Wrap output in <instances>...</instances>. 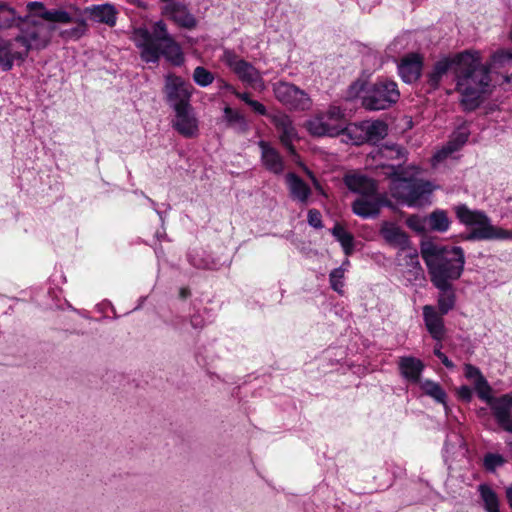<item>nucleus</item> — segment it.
Here are the masks:
<instances>
[{"instance_id": "obj_1", "label": "nucleus", "mask_w": 512, "mask_h": 512, "mask_svg": "<svg viewBox=\"0 0 512 512\" xmlns=\"http://www.w3.org/2000/svg\"><path fill=\"white\" fill-rule=\"evenodd\" d=\"M27 14L19 17L16 26L19 33L14 37L25 60L30 51H40L51 43L57 24H71L74 14L65 8L48 9L40 1L26 4Z\"/></svg>"}, {"instance_id": "obj_2", "label": "nucleus", "mask_w": 512, "mask_h": 512, "mask_svg": "<svg viewBox=\"0 0 512 512\" xmlns=\"http://www.w3.org/2000/svg\"><path fill=\"white\" fill-rule=\"evenodd\" d=\"M450 69L456 77L457 90L465 111L476 110L492 93L489 66L482 63L481 53L465 50L450 57Z\"/></svg>"}, {"instance_id": "obj_3", "label": "nucleus", "mask_w": 512, "mask_h": 512, "mask_svg": "<svg viewBox=\"0 0 512 512\" xmlns=\"http://www.w3.org/2000/svg\"><path fill=\"white\" fill-rule=\"evenodd\" d=\"M421 254L428 267L432 282L443 292L438 301V308L431 305L423 307L426 328L433 339L439 342L445 334L442 316L448 313V302L445 297L448 291V252L444 246L425 242L422 244Z\"/></svg>"}, {"instance_id": "obj_4", "label": "nucleus", "mask_w": 512, "mask_h": 512, "mask_svg": "<svg viewBox=\"0 0 512 512\" xmlns=\"http://www.w3.org/2000/svg\"><path fill=\"white\" fill-rule=\"evenodd\" d=\"M132 40L140 50V57L147 63H157L161 56L174 66L184 62V54L179 43L168 32L163 21L155 22L151 29L137 27L133 30Z\"/></svg>"}, {"instance_id": "obj_5", "label": "nucleus", "mask_w": 512, "mask_h": 512, "mask_svg": "<svg viewBox=\"0 0 512 512\" xmlns=\"http://www.w3.org/2000/svg\"><path fill=\"white\" fill-rule=\"evenodd\" d=\"M454 211L462 224L472 228L465 236L468 241L512 239V231L494 226L484 211L469 209L465 204L455 206Z\"/></svg>"}, {"instance_id": "obj_6", "label": "nucleus", "mask_w": 512, "mask_h": 512, "mask_svg": "<svg viewBox=\"0 0 512 512\" xmlns=\"http://www.w3.org/2000/svg\"><path fill=\"white\" fill-rule=\"evenodd\" d=\"M305 128L315 137H336L346 128L345 110L338 105H330L311 116L305 122Z\"/></svg>"}, {"instance_id": "obj_7", "label": "nucleus", "mask_w": 512, "mask_h": 512, "mask_svg": "<svg viewBox=\"0 0 512 512\" xmlns=\"http://www.w3.org/2000/svg\"><path fill=\"white\" fill-rule=\"evenodd\" d=\"M434 186L429 181L394 178L391 181V194L408 206L421 207L430 203Z\"/></svg>"}, {"instance_id": "obj_8", "label": "nucleus", "mask_w": 512, "mask_h": 512, "mask_svg": "<svg viewBox=\"0 0 512 512\" xmlns=\"http://www.w3.org/2000/svg\"><path fill=\"white\" fill-rule=\"evenodd\" d=\"M400 98L398 85L386 78L378 79L363 97V106L371 111L385 110L395 104Z\"/></svg>"}, {"instance_id": "obj_9", "label": "nucleus", "mask_w": 512, "mask_h": 512, "mask_svg": "<svg viewBox=\"0 0 512 512\" xmlns=\"http://www.w3.org/2000/svg\"><path fill=\"white\" fill-rule=\"evenodd\" d=\"M222 61L243 84L255 89L264 88V80L261 72L234 51L225 50Z\"/></svg>"}, {"instance_id": "obj_10", "label": "nucleus", "mask_w": 512, "mask_h": 512, "mask_svg": "<svg viewBox=\"0 0 512 512\" xmlns=\"http://www.w3.org/2000/svg\"><path fill=\"white\" fill-rule=\"evenodd\" d=\"M275 98L290 110L307 111L312 107L310 96L294 84L279 81L273 84Z\"/></svg>"}, {"instance_id": "obj_11", "label": "nucleus", "mask_w": 512, "mask_h": 512, "mask_svg": "<svg viewBox=\"0 0 512 512\" xmlns=\"http://www.w3.org/2000/svg\"><path fill=\"white\" fill-rule=\"evenodd\" d=\"M193 90V86L180 76L171 73L165 76L164 93L173 110L191 106Z\"/></svg>"}, {"instance_id": "obj_12", "label": "nucleus", "mask_w": 512, "mask_h": 512, "mask_svg": "<svg viewBox=\"0 0 512 512\" xmlns=\"http://www.w3.org/2000/svg\"><path fill=\"white\" fill-rule=\"evenodd\" d=\"M474 388L478 397L490 406L497 423L501 418L499 417L501 414L500 411L505 412L506 409H512V391L500 397H493L491 395L492 388L485 377L476 379V381H474Z\"/></svg>"}, {"instance_id": "obj_13", "label": "nucleus", "mask_w": 512, "mask_h": 512, "mask_svg": "<svg viewBox=\"0 0 512 512\" xmlns=\"http://www.w3.org/2000/svg\"><path fill=\"white\" fill-rule=\"evenodd\" d=\"M386 204L385 197L375 190L368 194L358 195L352 203V210L361 218H375Z\"/></svg>"}, {"instance_id": "obj_14", "label": "nucleus", "mask_w": 512, "mask_h": 512, "mask_svg": "<svg viewBox=\"0 0 512 512\" xmlns=\"http://www.w3.org/2000/svg\"><path fill=\"white\" fill-rule=\"evenodd\" d=\"M269 118L279 132V139L282 145L290 153H294L293 141L298 139V133L291 117L283 112H278L269 115Z\"/></svg>"}, {"instance_id": "obj_15", "label": "nucleus", "mask_w": 512, "mask_h": 512, "mask_svg": "<svg viewBox=\"0 0 512 512\" xmlns=\"http://www.w3.org/2000/svg\"><path fill=\"white\" fill-rule=\"evenodd\" d=\"M173 128L182 136L192 138L198 134V119L192 106L175 109Z\"/></svg>"}, {"instance_id": "obj_16", "label": "nucleus", "mask_w": 512, "mask_h": 512, "mask_svg": "<svg viewBox=\"0 0 512 512\" xmlns=\"http://www.w3.org/2000/svg\"><path fill=\"white\" fill-rule=\"evenodd\" d=\"M163 14L175 22L178 26L185 29H193L197 25V20L189 11L186 5L180 2H170L165 5Z\"/></svg>"}, {"instance_id": "obj_17", "label": "nucleus", "mask_w": 512, "mask_h": 512, "mask_svg": "<svg viewBox=\"0 0 512 512\" xmlns=\"http://www.w3.org/2000/svg\"><path fill=\"white\" fill-rule=\"evenodd\" d=\"M261 150V163L269 172L279 175L284 171L285 165L281 154L264 140L258 142Z\"/></svg>"}, {"instance_id": "obj_18", "label": "nucleus", "mask_w": 512, "mask_h": 512, "mask_svg": "<svg viewBox=\"0 0 512 512\" xmlns=\"http://www.w3.org/2000/svg\"><path fill=\"white\" fill-rule=\"evenodd\" d=\"M23 54L18 49L14 38L5 39L0 37V69L9 71L13 68L14 63L23 62Z\"/></svg>"}, {"instance_id": "obj_19", "label": "nucleus", "mask_w": 512, "mask_h": 512, "mask_svg": "<svg viewBox=\"0 0 512 512\" xmlns=\"http://www.w3.org/2000/svg\"><path fill=\"white\" fill-rule=\"evenodd\" d=\"M398 367L401 376L412 384H419L421 374L425 368L424 363L412 356H403L399 358Z\"/></svg>"}, {"instance_id": "obj_20", "label": "nucleus", "mask_w": 512, "mask_h": 512, "mask_svg": "<svg viewBox=\"0 0 512 512\" xmlns=\"http://www.w3.org/2000/svg\"><path fill=\"white\" fill-rule=\"evenodd\" d=\"M422 70V59L417 54H409L398 65V73L401 79L408 84L416 82Z\"/></svg>"}, {"instance_id": "obj_21", "label": "nucleus", "mask_w": 512, "mask_h": 512, "mask_svg": "<svg viewBox=\"0 0 512 512\" xmlns=\"http://www.w3.org/2000/svg\"><path fill=\"white\" fill-rule=\"evenodd\" d=\"M285 180L290 197L302 205L307 204L312 194L309 185L295 173H288Z\"/></svg>"}, {"instance_id": "obj_22", "label": "nucleus", "mask_w": 512, "mask_h": 512, "mask_svg": "<svg viewBox=\"0 0 512 512\" xmlns=\"http://www.w3.org/2000/svg\"><path fill=\"white\" fill-rule=\"evenodd\" d=\"M380 234L385 241L395 247L404 249L408 246L409 240L407 235L395 223L385 221L381 224Z\"/></svg>"}, {"instance_id": "obj_23", "label": "nucleus", "mask_w": 512, "mask_h": 512, "mask_svg": "<svg viewBox=\"0 0 512 512\" xmlns=\"http://www.w3.org/2000/svg\"><path fill=\"white\" fill-rule=\"evenodd\" d=\"M344 183L347 188L358 195L368 194L377 190L376 183L361 174H348L344 177Z\"/></svg>"}, {"instance_id": "obj_24", "label": "nucleus", "mask_w": 512, "mask_h": 512, "mask_svg": "<svg viewBox=\"0 0 512 512\" xmlns=\"http://www.w3.org/2000/svg\"><path fill=\"white\" fill-rule=\"evenodd\" d=\"M89 13L90 18L95 22L103 23L110 27L116 24L118 12L112 4L94 5L89 9Z\"/></svg>"}, {"instance_id": "obj_25", "label": "nucleus", "mask_w": 512, "mask_h": 512, "mask_svg": "<svg viewBox=\"0 0 512 512\" xmlns=\"http://www.w3.org/2000/svg\"><path fill=\"white\" fill-rule=\"evenodd\" d=\"M418 385L424 395L432 398L435 402L442 404L444 406L445 413H448V405L446 403L447 395L439 383L429 379H422Z\"/></svg>"}, {"instance_id": "obj_26", "label": "nucleus", "mask_w": 512, "mask_h": 512, "mask_svg": "<svg viewBox=\"0 0 512 512\" xmlns=\"http://www.w3.org/2000/svg\"><path fill=\"white\" fill-rule=\"evenodd\" d=\"M223 121L229 128L238 133H245L248 130V123L245 117L239 111L229 106L223 109Z\"/></svg>"}, {"instance_id": "obj_27", "label": "nucleus", "mask_w": 512, "mask_h": 512, "mask_svg": "<svg viewBox=\"0 0 512 512\" xmlns=\"http://www.w3.org/2000/svg\"><path fill=\"white\" fill-rule=\"evenodd\" d=\"M477 491L486 512H500L498 495L490 485L482 483L478 485Z\"/></svg>"}, {"instance_id": "obj_28", "label": "nucleus", "mask_w": 512, "mask_h": 512, "mask_svg": "<svg viewBox=\"0 0 512 512\" xmlns=\"http://www.w3.org/2000/svg\"><path fill=\"white\" fill-rule=\"evenodd\" d=\"M362 127L365 131L367 142L377 143L387 135V125L380 120L364 121Z\"/></svg>"}, {"instance_id": "obj_29", "label": "nucleus", "mask_w": 512, "mask_h": 512, "mask_svg": "<svg viewBox=\"0 0 512 512\" xmlns=\"http://www.w3.org/2000/svg\"><path fill=\"white\" fill-rule=\"evenodd\" d=\"M485 65L489 66V73L491 70L496 71L512 68V49H500L495 51Z\"/></svg>"}, {"instance_id": "obj_30", "label": "nucleus", "mask_w": 512, "mask_h": 512, "mask_svg": "<svg viewBox=\"0 0 512 512\" xmlns=\"http://www.w3.org/2000/svg\"><path fill=\"white\" fill-rule=\"evenodd\" d=\"M465 255L459 246L450 248V280L458 279L464 269Z\"/></svg>"}, {"instance_id": "obj_31", "label": "nucleus", "mask_w": 512, "mask_h": 512, "mask_svg": "<svg viewBox=\"0 0 512 512\" xmlns=\"http://www.w3.org/2000/svg\"><path fill=\"white\" fill-rule=\"evenodd\" d=\"M332 234L341 244L346 256L352 254L354 250V237L343 226L336 224L332 229Z\"/></svg>"}, {"instance_id": "obj_32", "label": "nucleus", "mask_w": 512, "mask_h": 512, "mask_svg": "<svg viewBox=\"0 0 512 512\" xmlns=\"http://www.w3.org/2000/svg\"><path fill=\"white\" fill-rule=\"evenodd\" d=\"M470 130L466 122H461L450 136V155L459 150L468 140Z\"/></svg>"}, {"instance_id": "obj_33", "label": "nucleus", "mask_w": 512, "mask_h": 512, "mask_svg": "<svg viewBox=\"0 0 512 512\" xmlns=\"http://www.w3.org/2000/svg\"><path fill=\"white\" fill-rule=\"evenodd\" d=\"M354 145H360L367 142L365 131L362 127V122L359 124H347L341 133Z\"/></svg>"}, {"instance_id": "obj_34", "label": "nucleus", "mask_w": 512, "mask_h": 512, "mask_svg": "<svg viewBox=\"0 0 512 512\" xmlns=\"http://www.w3.org/2000/svg\"><path fill=\"white\" fill-rule=\"evenodd\" d=\"M16 11L4 2H0V29L16 26L18 18Z\"/></svg>"}, {"instance_id": "obj_35", "label": "nucleus", "mask_w": 512, "mask_h": 512, "mask_svg": "<svg viewBox=\"0 0 512 512\" xmlns=\"http://www.w3.org/2000/svg\"><path fill=\"white\" fill-rule=\"evenodd\" d=\"M448 73V58L445 57L437 62L429 74V84L431 88L435 89L438 87L440 79L443 75Z\"/></svg>"}, {"instance_id": "obj_36", "label": "nucleus", "mask_w": 512, "mask_h": 512, "mask_svg": "<svg viewBox=\"0 0 512 512\" xmlns=\"http://www.w3.org/2000/svg\"><path fill=\"white\" fill-rule=\"evenodd\" d=\"M345 271L346 268L338 267L333 269L329 274L330 287L340 295L344 294Z\"/></svg>"}, {"instance_id": "obj_37", "label": "nucleus", "mask_w": 512, "mask_h": 512, "mask_svg": "<svg viewBox=\"0 0 512 512\" xmlns=\"http://www.w3.org/2000/svg\"><path fill=\"white\" fill-rule=\"evenodd\" d=\"M192 78L195 84H197L198 86L207 87L213 83L215 76L205 67L197 66L193 71Z\"/></svg>"}, {"instance_id": "obj_38", "label": "nucleus", "mask_w": 512, "mask_h": 512, "mask_svg": "<svg viewBox=\"0 0 512 512\" xmlns=\"http://www.w3.org/2000/svg\"><path fill=\"white\" fill-rule=\"evenodd\" d=\"M427 221L428 226L433 230L446 231L448 229V218L444 211L431 213Z\"/></svg>"}, {"instance_id": "obj_39", "label": "nucleus", "mask_w": 512, "mask_h": 512, "mask_svg": "<svg viewBox=\"0 0 512 512\" xmlns=\"http://www.w3.org/2000/svg\"><path fill=\"white\" fill-rule=\"evenodd\" d=\"M505 459L498 453H487L483 459V466L488 472H495L497 468L503 466Z\"/></svg>"}, {"instance_id": "obj_40", "label": "nucleus", "mask_w": 512, "mask_h": 512, "mask_svg": "<svg viewBox=\"0 0 512 512\" xmlns=\"http://www.w3.org/2000/svg\"><path fill=\"white\" fill-rule=\"evenodd\" d=\"M85 31V23L83 21H80L79 23H77L76 26L72 28L60 30L59 35L66 41L77 40L84 35Z\"/></svg>"}, {"instance_id": "obj_41", "label": "nucleus", "mask_w": 512, "mask_h": 512, "mask_svg": "<svg viewBox=\"0 0 512 512\" xmlns=\"http://www.w3.org/2000/svg\"><path fill=\"white\" fill-rule=\"evenodd\" d=\"M499 417H501L498 421V425L506 432L512 434V408L506 409L504 411H500Z\"/></svg>"}, {"instance_id": "obj_42", "label": "nucleus", "mask_w": 512, "mask_h": 512, "mask_svg": "<svg viewBox=\"0 0 512 512\" xmlns=\"http://www.w3.org/2000/svg\"><path fill=\"white\" fill-rule=\"evenodd\" d=\"M307 220L309 225L316 229H321L323 227L322 215L317 209H310L308 211Z\"/></svg>"}, {"instance_id": "obj_43", "label": "nucleus", "mask_w": 512, "mask_h": 512, "mask_svg": "<svg viewBox=\"0 0 512 512\" xmlns=\"http://www.w3.org/2000/svg\"><path fill=\"white\" fill-rule=\"evenodd\" d=\"M448 159V145H444L439 151H437L432 159L431 165L433 168H437L442 162Z\"/></svg>"}, {"instance_id": "obj_44", "label": "nucleus", "mask_w": 512, "mask_h": 512, "mask_svg": "<svg viewBox=\"0 0 512 512\" xmlns=\"http://www.w3.org/2000/svg\"><path fill=\"white\" fill-rule=\"evenodd\" d=\"M248 106L251 107V109L255 113L259 114V115L267 116V117H269V115H270L268 113L266 107L262 103H260L259 101H256V100H253V99L249 100Z\"/></svg>"}, {"instance_id": "obj_45", "label": "nucleus", "mask_w": 512, "mask_h": 512, "mask_svg": "<svg viewBox=\"0 0 512 512\" xmlns=\"http://www.w3.org/2000/svg\"><path fill=\"white\" fill-rule=\"evenodd\" d=\"M407 225L416 231H423L425 225L423 221L418 216H411L407 219Z\"/></svg>"}, {"instance_id": "obj_46", "label": "nucleus", "mask_w": 512, "mask_h": 512, "mask_svg": "<svg viewBox=\"0 0 512 512\" xmlns=\"http://www.w3.org/2000/svg\"><path fill=\"white\" fill-rule=\"evenodd\" d=\"M205 319L201 313H195L191 316L190 324L194 329H202L205 326Z\"/></svg>"}, {"instance_id": "obj_47", "label": "nucleus", "mask_w": 512, "mask_h": 512, "mask_svg": "<svg viewBox=\"0 0 512 512\" xmlns=\"http://www.w3.org/2000/svg\"><path fill=\"white\" fill-rule=\"evenodd\" d=\"M465 375L467 378H470V379H474L476 381V379H478L479 377H484L480 370L472 365H466L465 367Z\"/></svg>"}, {"instance_id": "obj_48", "label": "nucleus", "mask_w": 512, "mask_h": 512, "mask_svg": "<svg viewBox=\"0 0 512 512\" xmlns=\"http://www.w3.org/2000/svg\"><path fill=\"white\" fill-rule=\"evenodd\" d=\"M458 395L462 400L469 402L472 398V390L468 386H462L458 390Z\"/></svg>"}, {"instance_id": "obj_49", "label": "nucleus", "mask_w": 512, "mask_h": 512, "mask_svg": "<svg viewBox=\"0 0 512 512\" xmlns=\"http://www.w3.org/2000/svg\"><path fill=\"white\" fill-rule=\"evenodd\" d=\"M442 346L436 344L434 347V354L442 361V363L448 367V356L441 351Z\"/></svg>"}, {"instance_id": "obj_50", "label": "nucleus", "mask_w": 512, "mask_h": 512, "mask_svg": "<svg viewBox=\"0 0 512 512\" xmlns=\"http://www.w3.org/2000/svg\"><path fill=\"white\" fill-rule=\"evenodd\" d=\"M145 198L147 199V201L150 203L152 209L157 213V215L159 216L160 218V221L163 223L164 222V213L162 211H159L157 209V203L152 200L151 198L145 196Z\"/></svg>"}, {"instance_id": "obj_51", "label": "nucleus", "mask_w": 512, "mask_h": 512, "mask_svg": "<svg viewBox=\"0 0 512 512\" xmlns=\"http://www.w3.org/2000/svg\"><path fill=\"white\" fill-rule=\"evenodd\" d=\"M390 150L395 152L396 157L399 159L405 158V149L398 145H393Z\"/></svg>"}, {"instance_id": "obj_52", "label": "nucleus", "mask_w": 512, "mask_h": 512, "mask_svg": "<svg viewBox=\"0 0 512 512\" xmlns=\"http://www.w3.org/2000/svg\"><path fill=\"white\" fill-rule=\"evenodd\" d=\"M189 261L190 263L195 266V267H198V268H210V266L208 265V263H205V262H202V261H197L195 260L192 255L190 254L189 255Z\"/></svg>"}, {"instance_id": "obj_53", "label": "nucleus", "mask_w": 512, "mask_h": 512, "mask_svg": "<svg viewBox=\"0 0 512 512\" xmlns=\"http://www.w3.org/2000/svg\"><path fill=\"white\" fill-rule=\"evenodd\" d=\"M234 95L242 100L243 102H245L247 105H248V102L249 100H252L251 97H250V94L249 93H246V92H238V91H235L234 92Z\"/></svg>"}, {"instance_id": "obj_54", "label": "nucleus", "mask_w": 512, "mask_h": 512, "mask_svg": "<svg viewBox=\"0 0 512 512\" xmlns=\"http://www.w3.org/2000/svg\"><path fill=\"white\" fill-rule=\"evenodd\" d=\"M506 498L510 508L512 509V484L506 488Z\"/></svg>"}, {"instance_id": "obj_55", "label": "nucleus", "mask_w": 512, "mask_h": 512, "mask_svg": "<svg viewBox=\"0 0 512 512\" xmlns=\"http://www.w3.org/2000/svg\"><path fill=\"white\" fill-rule=\"evenodd\" d=\"M222 88L228 90L229 92L233 93L236 91V89L229 83L223 82Z\"/></svg>"}, {"instance_id": "obj_56", "label": "nucleus", "mask_w": 512, "mask_h": 512, "mask_svg": "<svg viewBox=\"0 0 512 512\" xmlns=\"http://www.w3.org/2000/svg\"><path fill=\"white\" fill-rule=\"evenodd\" d=\"M188 294H189V291H188L187 289H185V288H182V289H181V291H180V296H181L182 298H186Z\"/></svg>"}, {"instance_id": "obj_57", "label": "nucleus", "mask_w": 512, "mask_h": 512, "mask_svg": "<svg viewBox=\"0 0 512 512\" xmlns=\"http://www.w3.org/2000/svg\"><path fill=\"white\" fill-rule=\"evenodd\" d=\"M504 80H505L506 82H510V81L512 80V73H511L509 76H508V75H507V76H505V77H504Z\"/></svg>"}, {"instance_id": "obj_58", "label": "nucleus", "mask_w": 512, "mask_h": 512, "mask_svg": "<svg viewBox=\"0 0 512 512\" xmlns=\"http://www.w3.org/2000/svg\"><path fill=\"white\" fill-rule=\"evenodd\" d=\"M349 264H350L349 260L346 259L340 267L345 268V266H348Z\"/></svg>"}, {"instance_id": "obj_59", "label": "nucleus", "mask_w": 512, "mask_h": 512, "mask_svg": "<svg viewBox=\"0 0 512 512\" xmlns=\"http://www.w3.org/2000/svg\"><path fill=\"white\" fill-rule=\"evenodd\" d=\"M447 445H448V439H445L444 444H443V451H445Z\"/></svg>"}, {"instance_id": "obj_60", "label": "nucleus", "mask_w": 512, "mask_h": 512, "mask_svg": "<svg viewBox=\"0 0 512 512\" xmlns=\"http://www.w3.org/2000/svg\"><path fill=\"white\" fill-rule=\"evenodd\" d=\"M449 307L450 309H452L453 307V299H452V295L450 294V304H449Z\"/></svg>"}, {"instance_id": "obj_61", "label": "nucleus", "mask_w": 512, "mask_h": 512, "mask_svg": "<svg viewBox=\"0 0 512 512\" xmlns=\"http://www.w3.org/2000/svg\"><path fill=\"white\" fill-rule=\"evenodd\" d=\"M162 2H165V3H170V2H173L172 0H161Z\"/></svg>"}]
</instances>
